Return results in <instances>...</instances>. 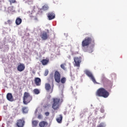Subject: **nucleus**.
<instances>
[{"label": "nucleus", "instance_id": "32", "mask_svg": "<svg viewBox=\"0 0 127 127\" xmlns=\"http://www.w3.org/2000/svg\"><path fill=\"white\" fill-rule=\"evenodd\" d=\"M49 105L48 104H46V105H44V106H43V107L44 108H47L48 107H49Z\"/></svg>", "mask_w": 127, "mask_h": 127}, {"label": "nucleus", "instance_id": "37", "mask_svg": "<svg viewBox=\"0 0 127 127\" xmlns=\"http://www.w3.org/2000/svg\"><path fill=\"white\" fill-rule=\"evenodd\" d=\"M63 101V100H61V101H60V105H61V102H62Z\"/></svg>", "mask_w": 127, "mask_h": 127}, {"label": "nucleus", "instance_id": "34", "mask_svg": "<svg viewBox=\"0 0 127 127\" xmlns=\"http://www.w3.org/2000/svg\"><path fill=\"white\" fill-rule=\"evenodd\" d=\"M112 78L114 77L116 78L117 77V75L115 74H112Z\"/></svg>", "mask_w": 127, "mask_h": 127}, {"label": "nucleus", "instance_id": "24", "mask_svg": "<svg viewBox=\"0 0 127 127\" xmlns=\"http://www.w3.org/2000/svg\"><path fill=\"white\" fill-rule=\"evenodd\" d=\"M22 111L24 113H28V109L26 107H24L22 109Z\"/></svg>", "mask_w": 127, "mask_h": 127}, {"label": "nucleus", "instance_id": "26", "mask_svg": "<svg viewBox=\"0 0 127 127\" xmlns=\"http://www.w3.org/2000/svg\"><path fill=\"white\" fill-rule=\"evenodd\" d=\"M12 21L11 20H8L6 22H5V24H12Z\"/></svg>", "mask_w": 127, "mask_h": 127}, {"label": "nucleus", "instance_id": "22", "mask_svg": "<svg viewBox=\"0 0 127 127\" xmlns=\"http://www.w3.org/2000/svg\"><path fill=\"white\" fill-rule=\"evenodd\" d=\"M33 92H34V94H36V95H38L40 93V90L37 88L34 89L33 90Z\"/></svg>", "mask_w": 127, "mask_h": 127}, {"label": "nucleus", "instance_id": "9", "mask_svg": "<svg viewBox=\"0 0 127 127\" xmlns=\"http://www.w3.org/2000/svg\"><path fill=\"white\" fill-rule=\"evenodd\" d=\"M29 16L31 18L35 20H38V18L37 17V13L34 10H32L31 12H29Z\"/></svg>", "mask_w": 127, "mask_h": 127}, {"label": "nucleus", "instance_id": "8", "mask_svg": "<svg viewBox=\"0 0 127 127\" xmlns=\"http://www.w3.org/2000/svg\"><path fill=\"white\" fill-rule=\"evenodd\" d=\"M81 59H82V58L81 57L74 58V62L75 63V66H76L77 67L80 66V64L81 63Z\"/></svg>", "mask_w": 127, "mask_h": 127}, {"label": "nucleus", "instance_id": "20", "mask_svg": "<svg viewBox=\"0 0 127 127\" xmlns=\"http://www.w3.org/2000/svg\"><path fill=\"white\" fill-rule=\"evenodd\" d=\"M46 124V122L45 121H42V122H40L39 126L40 127H45Z\"/></svg>", "mask_w": 127, "mask_h": 127}, {"label": "nucleus", "instance_id": "16", "mask_svg": "<svg viewBox=\"0 0 127 127\" xmlns=\"http://www.w3.org/2000/svg\"><path fill=\"white\" fill-rule=\"evenodd\" d=\"M63 119V116L62 114H60L59 115V117L57 118L56 121L57 123L59 124H61L62 123Z\"/></svg>", "mask_w": 127, "mask_h": 127}, {"label": "nucleus", "instance_id": "13", "mask_svg": "<svg viewBox=\"0 0 127 127\" xmlns=\"http://www.w3.org/2000/svg\"><path fill=\"white\" fill-rule=\"evenodd\" d=\"M56 14L53 12H50L48 14V17L49 20H52L55 18Z\"/></svg>", "mask_w": 127, "mask_h": 127}, {"label": "nucleus", "instance_id": "12", "mask_svg": "<svg viewBox=\"0 0 127 127\" xmlns=\"http://www.w3.org/2000/svg\"><path fill=\"white\" fill-rule=\"evenodd\" d=\"M6 99L9 102H13L14 101L13 95L11 93H8L6 94Z\"/></svg>", "mask_w": 127, "mask_h": 127}, {"label": "nucleus", "instance_id": "30", "mask_svg": "<svg viewBox=\"0 0 127 127\" xmlns=\"http://www.w3.org/2000/svg\"><path fill=\"white\" fill-rule=\"evenodd\" d=\"M10 3H14L16 2V0H9Z\"/></svg>", "mask_w": 127, "mask_h": 127}, {"label": "nucleus", "instance_id": "18", "mask_svg": "<svg viewBox=\"0 0 127 127\" xmlns=\"http://www.w3.org/2000/svg\"><path fill=\"white\" fill-rule=\"evenodd\" d=\"M45 88L47 92H49L51 89V86L49 83H45Z\"/></svg>", "mask_w": 127, "mask_h": 127}, {"label": "nucleus", "instance_id": "1", "mask_svg": "<svg viewBox=\"0 0 127 127\" xmlns=\"http://www.w3.org/2000/svg\"><path fill=\"white\" fill-rule=\"evenodd\" d=\"M96 95L98 97L107 98L110 95V93L104 88L101 87L97 90L96 92Z\"/></svg>", "mask_w": 127, "mask_h": 127}, {"label": "nucleus", "instance_id": "3", "mask_svg": "<svg viewBox=\"0 0 127 127\" xmlns=\"http://www.w3.org/2000/svg\"><path fill=\"white\" fill-rule=\"evenodd\" d=\"M33 99V96L27 92H25L23 96V103L24 105H28Z\"/></svg>", "mask_w": 127, "mask_h": 127}, {"label": "nucleus", "instance_id": "4", "mask_svg": "<svg viewBox=\"0 0 127 127\" xmlns=\"http://www.w3.org/2000/svg\"><path fill=\"white\" fill-rule=\"evenodd\" d=\"M92 42L95 44V40L92 37H86L82 42V46L83 47H88Z\"/></svg>", "mask_w": 127, "mask_h": 127}, {"label": "nucleus", "instance_id": "5", "mask_svg": "<svg viewBox=\"0 0 127 127\" xmlns=\"http://www.w3.org/2000/svg\"><path fill=\"white\" fill-rule=\"evenodd\" d=\"M84 72L88 77L91 78V80L94 84H99V83L97 82V81H96V79H95V77H94V75H93V73H92V72L88 70H85L84 71Z\"/></svg>", "mask_w": 127, "mask_h": 127}, {"label": "nucleus", "instance_id": "21", "mask_svg": "<svg viewBox=\"0 0 127 127\" xmlns=\"http://www.w3.org/2000/svg\"><path fill=\"white\" fill-rule=\"evenodd\" d=\"M60 81L62 84H64L65 83L66 81V78L65 77H62L61 79H60Z\"/></svg>", "mask_w": 127, "mask_h": 127}, {"label": "nucleus", "instance_id": "33", "mask_svg": "<svg viewBox=\"0 0 127 127\" xmlns=\"http://www.w3.org/2000/svg\"><path fill=\"white\" fill-rule=\"evenodd\" d=\"M42 118V116L41 115H38V118L39 119H41Z\"/></svg>", "mask_w": 127, "mask_h": 127}, {"label": "nucleus", "instance_id": "19", "mask_svg": "<svg viewBox=\"0 0 127 127\" xmlns=\"http://www.w3.org/2000/svg\"><path fill=\"white\" fill-rule=\"evenodd\" d=\"M7 11L8 13L13 12L15 11L14 9V7L13 6H10L8 7Z\"/></svg>", "mask_w": 127, "mask_h": 127}, {"label": "nucleus", "instance_id": "15", "mask_svg": "<svg viewBox=\"0 0 127 127\" xmlns=\"http://www.w3.org/2000/svg\"><path fill=\"white\" fill-rule=\"evenodd\" d=\"M22 22V20L19 17L16 18L15 20V24L16 25L18 26L20 25Z\"/></svg>", "mask_w": 127, "mask_h": 127}, {"label": "nucleus", "instance_id": "7", "mask_svg": "<svg viewBox=\"0 0 127 127\" xmlns=\"http://www.w3.org/2000/svg\"><path fill=\"white\" fill-rule=\"evenodd\" d=\"M40 36L42 40H47L49 38V34L46 31H42L41 32Z\"/></svg>", "mask_w": 127, "mask_h": 127}, {"label": "nucleus", "instance_id": "31", "mask_svg": "<svg viewBox=\"0 0 127 127\" xmlns=\"http://www.w3.org/2000/svg\"><path fill=\"white\" fill-rule=\"evenodd\" d=\"M45 115H46V116L48 117L50 115V112H46L45 113Z\"/></svg>", "mask_w": 127, "mask_h": 127}, {"label": "nucleus", "instance_id": "25", "mask_svg": "<svg viewBox=\"0 0 127 127\" xmlns=\"http://www.w3.org/2000/svg\"><path fill=\"white\" fill-rule=\"evenodd\" d=\"M65 66H66V64H61V67L64 70L66 69Z\"/></svg>", "mask_w": 127, "mask_h": 127}, {"label": "nucleus", "instance_id": "2", "mask_svg": "<svg viewBox=\"0 0 127 127\" xmlns=\"http://www.w3.org/2000/svg\"><path fill=\"white\" fill-rule=\"evenodd\" d=\"M52 108L54 110H58L61 106V99L60 98L55 97L52 99Z\"/></svg>", "mask_w": 127, "mask_h": 127}, {"label": "nucleus", "instance_id": "14", "mask_svg": "<svg viewBox=\"0 0 127 127\" xmlns=\"http://www.w3.org/2000/svg\"><path fill=\"white\" fill-rule=\"evenodd\" d=\"M41 78H39V77H36L35 78V84L39 86L41 85Z\"/></svg>", "mask_w": 127, "mask_h": 127}, {"label": "nucleus", "instance_id": "35", "mask_svg": "<svg viewBox=\"0 0 127 127\" xmlns=\"http://www.w3.org/2000/svg\"><path fill=\"white\" fill-rule=\"evenodd\" d=\"M50 77H51L52 79H53V77H54L53 74H50Z\"/></svg>", "mask_w": 127, "mask_h": 127}, {"label": "nucleus", "instance_id": "28", "mask_svg": "<svg viewBox=\"0 0 127 127\" xmlns=\"http://www.w3.org/2000/svg\"><path fill=\"white\" fill-rule=\"evenodd\" d=\"M48 74H49V70H46L44 73V76H46L48 75Z\"/></svg>", "mask_w": 127, "mask_h": 127}, {"label": "nucleus", "instance_id": "10", "mask_svg": "<svg viewBox=\"0 0 127 127\" xmlns=\"http://www.w3.org/2000/svg\"><path fill=\"white\" fill-rule=\"evenodd\" d=\"M25 125V121L24 119H18L17 120L16 126L17 127H24Z\"/></svg>", "mask_w": 127, "mask_h": 127}, {"label": "nucleus", "instance_id": "29", "mask_svg": "<svg viewBox=\"0 0 127 127\" xmlns=\"http://www.w3.org/2000/svg\"><path fill=\"white\" fill-rule=\"evenodd\" d=\"M97 127H105L104 126V123H100L99 125H98Z\"/></svg>", "mask_w": 127, "mask_h": 127}, {"label": "nucleus", "instance_id": "36", "mask_svg": "<svg viewBox=\"0 0 127 127\" xmlns=\"http://www.w3.org/2000/svg\"><path fill=\"white\" fill-rule=\"evenodd\" d=\"M53 91V88L51 89V93H52Z\"/></svg>", "mask_w": 127, "mask_h": 127}, {"label": "nucleus", "instance_id": "23", "mask_svg": "<svg viewBox=\"0 0 127 127\" xmlns=\"http://www.w3.org/2000/svg\"><path fill=\"white\" fill-rule=\"evenodd\" d=\"M32 124L33 127H37L38 125V121H36V120H33L32 122Z\"/></svg>", "mask_w": 127, "mask_h": 127}, {"label": "nucleus", "instance_id": "6", "mask_svg": "<svg viewBox=\"0 0 127 127\" xmlns=\"http://www.w3.org/2000/svg\"><path fill=\"white\" fill-rule=\"evenodd\" d=\"M61 75L59 71L56 70L54 73V78L55 81L58 83L61 82Z\"/></svg>", "mask_w": 127, "mask_h": 127}, {"label": "nucleus", "instance_id": "27", "mask_svg": "<svg viewBox=\"0 0 127 127\" xmlns=\"http://www.w3.org/2000/svg\"><path fill=\"white\" fill-rule=\"evenodd\" d=\"M49 9V7L46 5H44L43 6V9L44 10H47Z\"/></svg>", "mask_w": 127, "mask_h": 127}, {"label": "nucleus", "instance_id": "11", "mask_svg": "<svg viewBox=\"0 0 127 127\" xmlns=\"http://www.w3.org/2000/svg\"><path fill=\"white\" fill-rule=\"evenodd\" d=\"M25 69V65L23 63H19L17 67V69L19 72L23 71Z\"/></svg>", "mask_w": 127, "mask_h": 127}, {"label": "nucleus", "instance_id": "17", "mask_svg": "<svg viewBox=\"0 0 127 127\" xmlns=\"http://www.w3.org/2000/svg\"><path fill=\"white\" fill-rule=\"evenodd\" d=\"M41 62L43 65H46L49 63V59H43Z\"/></svg>", "mask_w": 127, "mask_h": 127}]
</instances>
